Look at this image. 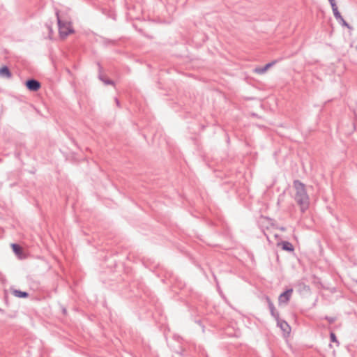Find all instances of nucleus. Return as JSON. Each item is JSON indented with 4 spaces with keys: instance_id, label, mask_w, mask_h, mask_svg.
<instances>
[{
    "instance_id": "obj_2",
    "label": "nucleus",
    "mask_w": 357,
    "mask_h": 357,
    "mask_svg": "<svg viewBox=\"0 0 357 357\" xmlns=\"http://www.w3.org/2000/svg\"><path fill=\"white\" fill-rule=\"evenodd\" d=\"M57 17V22L59 26V31L60 36L62 38L66 37L70 33L73 32V30L70 29V24L68 22H65L61 20L59 12L56 13Z\"/></svg>"
},
{
    "instance_id": "obj_13",
    "label": "nucleus",
    "mask_w": 357,
    "mask_h": 357,
    "mask_svg": "<svg viewBox=\"0 0 357 357\" xmlns=\"http://www.w3.org/2000/svg\"><path fill=\"white\" fill-rule=\"evenodd\" d=\"M340 24H341L342 26H346L350 30H352L353 28L344 20V18L342 17L339 20H337Z\"/></svg>"
},
{
    "instance_id": "obj_9",
    "label": "nucleus",
    "mask_w": 357,
    "mask_h": 357,
    "mask_svg": "<svg viewBox=\"0 0 357 357\" xmlns=\"http://www.w3.org/2000/svg\"><path fill=\"white\" fill-rule=\"evenodd\" d=\"M281 245H282V248L284 250L289 251V252H292L294 250V248L293 245L289 241H282L281 243Z\"/></svg>"
},
{
    "instance_id": "obj_11",
    "label": "nucleus",
    "mask_w": 357,
    "mask_h": 357,
    "mask_svg": "<svg viewBox=\"0 0 357 357\" xmlns=\"http://www.w3.org/2000/svg\"><path fill=\"white\" fill-rule=\"evenodd\" d=\"M13 251L19 257L22 254V248L20 245L13 243L11 244Z\"/></svg>"
},
{
    "instance_id": "obj_17",
    "label": "nucleus",
    "mask_w": 357,
    "mask_h": 357,
    "mask_svg": "<svg viewBox=\"0 0 357 357\" xmlns=\"http://www.w3.org/2000/svg\"><path fill=\"white\" fill-rule=\"evenodd\" d=\"M328 1L330 2L331 6H333V4H336L335 0H328Z\"/></svg>"
},
{
    "instance_id": "obj_14",
    "label": "nucleus",
    "mask_w": 357,
    "mask_h": 357,
    "mask_svg": "<svg viewBox=\"0 0 357 357\" xmlns=\"http://www.w3.org/2000/svg\"><path fill=\"white\" fill-rule=\"evenodd\" d=\"M100 79L105 84H111L113 85L114 83L112 80L109 79H105L102 77H100Z\"/></svg>"
},
{
    "instance_id": "obj_10",
    "label": "nucleus",
    "mask_w": 357,
    "mask_h": 357,
    "mask_svg": "<svg viewBox=\"0 0 357 357\" xmlns=\"http://www.w3.org/2000/svg\"><path fill=\"white\" fill-rule=\"evenodd\" d=\"M13 294L18 298H27L29 296V294L27 292L22 291L17 289L13 290Z\"/></svg>"
},
{
    "instance_id": "obj_16",
    "label": "nucleus",
    "mask_w": 357,
    "mask_h": 357,
    "mask_svg": "<svg viewBox=\"0 0 357 357\" xmlns=\"http://www.w3.org/2000/svg\"><path fill=\"white\" fill-rule=\"evenodd\" d=\"M325 319L327 320L330 324H332L335 321V317H328V316L325 317Z\"/></svg>"
},
{
    "instance_id": "obj_7",
    "label": "nucleus",
    "mask_w": 357,
    "mask_h": 357,
    "mask_svg": "<svg viewBox=\"0 0 357 357\" xmlns=\"http://www.w3.org/2000/svg\"><path fill=\"white\" fill-rule=\"evenodd\" d=\"M277 63V61H273L267 64H266L264 67H259L255 69V72L257 74H264L267 71L268 68L272 67Z\"/></svg>"
},
{
    "instance_id": "obj_5",
    "label": "nucleus",
    "mask_w": 357,
    "mask_h": 357,
    "mask_svg": "<svg viewBox=\"0 0 357 357\" xmlns=\"http://www.w3.org/2000/svg\"><path fill=\"white\" fill-rule=\"evenodd\" d=\"M266 300L267 301L271 316L273 317H274V319L275 320H278V319H280L279 312L275 310V307L273 302L271 301V300L270 299V298L268 296L266 297Z\"/></svg>"
},
{
    "instance_id": "obj_8",
    "label": "nucleus",
    "mask_w": 357,
    "mask_h": 357,
    "mask_svg": "<svg viewBox=\"0 0 357 357\" xmlns=\"http://www.w3.org/2000/svg\"><path fill=\"white\" fill-rule=\"evenodd\" d=\"M0 76L2 77L10 78L12 77V73L9 68L5 66L0 68Z\"/></svg>"
},
{
    "instance_id": "obj_3",
    "label": "nucleus",
    "mask_w": 357,
    "mask_h": 357,
    "mask_svg": "<svg viewBox=\"0 0 357 357\" xmlns=\"http://www.w3.org/2000/svg\"><path fill=\"white\" fill-rule=\"evenodd\" d=\"M292 292H293V289H287L283 293H282L279 296V298H278L279 305L287 304L291 297Z\"/></svg>"
},
{
    "instance_id": "obj_4",
    "label": "nucleus",
    "mask_w": 357,
    "mask_h": 357,
    "mask_svg": "<svg viewBox=\"0 0 357 357\" xmlns=\"http://www.w3.org/2000/svg\"><path fill=\"white\" fill-rule=\"evenodd\" d=\"M25 85L31 91H37L40 88V83L35 79H29L26 81Z\"/></svg>"
},
{
    "instance_id": "obj_18",
    "label": "nucleus",
    "mask_w": 357,
    "mask_h": 357,
    "mask_svg": "<svg viewBox=\"0 0 357 357\" xmlns=\"http://www.w3.org/2000/svg\"><path fill=\"white\" fill-rule=\"evenodd\" d=\"M116 104L119 105V101L118 100V99H116Z\"/></svg>"
},
{
    "instance_id": "obj_15",
    "label": "nucleus",
    "mask_w": 357,
    "mask_h": 357,
    "mask_svg": "<svg viewBox=\"0 0 357 357\" xmlns=\"http://www.w3.org/2000/svg\"><path fill=\"white\" fill-rule=\"evenodd\" d=\"M330 338H331V342H336V343L339 344L335 333H331Z\"/></svg>"
},
{
    "instance_id": "obj_6",
    "label": "nucleus",
    "mask_w": 357,
    "mask_h": 357,
    "mask_svg": "<svg viewBox=\"0 0 357 357\" xmlns=\"http://www.w3.org/2000/svg\"><path fill=\"white\" fill-rule=\"evenodd\" d=\"M276 321H277L278 326H279L280 328V329L284 333H290L291 328H290L289 325L288 324V323L286 321L282 320L280 318L278 320H276Z\"/></svg>"
},
{
    "instance_id": "obj_1",
    "label": "nucleus",
    "mask_w": 357,
    "mask_h": 357,
    "mask_svg": "<svg viewBox=\"0 0 357 357\" xmlns=\"http://www.w3.org/2000/svg\"><path fill=\"white\" fill-rule=\"evenodd\" d=\"M295 189L294 200L304 213L309 207L310 198L305 189V185L301 181L295 180L293 183Z\"/></svg>"
},
{
    "instance_id": "obj_12",
    "label": "nucleus",
    "mask_w": 357,
    "mask_h": 357,
    "mask_svg": "<svg viewBox=\"0 0 357 357\" xmlns=\"http://www.w3.org/2000/svg\"><path fill=\"white\" fill-rule=\"evenodd\" d=\"M331 8H332V10H333V13L334 17H335V19L337 20H339L342 17V15H341L340 13L338 10L337 5L336 4H333V6H331Z\"/></svg>"
}]
</instances>
